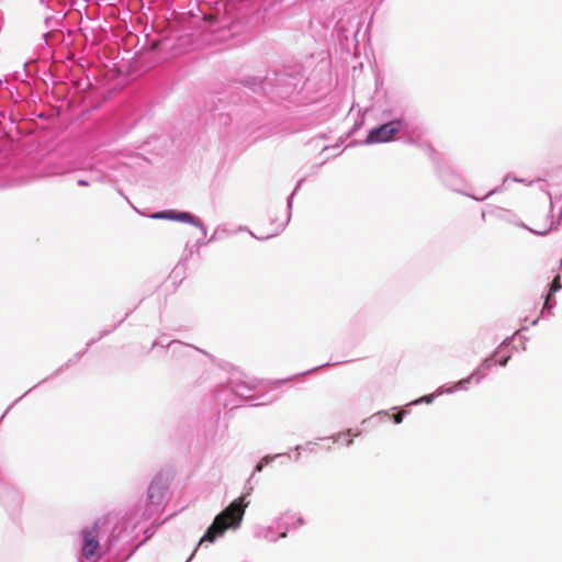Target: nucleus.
<instances>
[{"label": "nucleus", "mask_w": 562, "mask_h": 562, "mask_svg": "<svg viewBox=\"0 0 562 562\" xmlns=\"http://www.w3.org/2000/svg\"><path fill=\"white\" fill-rule=\"evenodd\" d=\"M404 415H405V413H404V412H398V413H396V414L394 415V422H395L396 424L402 423Z\"/></svg>", "instance_id": "nucleus-8"}, {"label": "nucleus", "mask_w": 562, "mask_h": 562, "mask_svg": "<svg viewBox=\"0 0 562 562\" xmlns=\"http://www.w3.org/2000/svg\"><path fill=\"white\" fill-rule=\"evenodd\" d=\"M150 217L154 220H172V221L190 223L194 226L202 228V223L200 222V220H198L196 217H194L193 215H191L188 212H176L172 210H168V211H161V212L154 213L150 215Z\"/></svg>", "instance_id": "nucleus-4"}, {"label": "nucleus", "mask_w": 562, "mask_h": 562, "mask_svg": "<svg viewBox=\"0 0 562 562\" xmlns=\"http://www.w3.org/2000/svg\"><path fill=\"white\" fill-rule=\"evenodd\" d=\"M420 401H425L426 403H430L432 401L431 396H424L420 398Z\"/></svg>", "instance_id": "nucleus-10"}, {"label": "nucleus", "mask_w": 562, "mask_h": 562, "mask_svg": "<svg viewBox=\"0 0 562 562\" xmlns=\"http://www.w3.org/2000/svg\"><path fill=\"white\" fill-rule=\"evenodd\" d=\"M267 462H268V458L262 459V460L257 464L256 470H257V471H259V472H260V471H262V469H263V463H267Z\"/></svg>", "instance_id": "nucleus-9"}, {"label": "nucleus", "mask_w": 562, "mask_h": 562, "mask_svg": "<svg viewBox=\"0 0 562 562\" xmlns=\"http://www.w3.org/2000/svg\"><path fill=\"white\" fill-rule=\"evenodd\" d=\"M205 19H206V20H209V21H213V20H214V16H213V15H209V16H206Z\"/></svg>", "instance_id": "nucleus-12"}, {"label": "nucleus", "mask_w": 562, "mask_h": 562, "mask_svg": "<svg viewBox=\"0 0 562 562\" xmlns=\"http://www.w3.org/2000/svg\"><path fill=\"white\" fill-rule=\"evenodd\" d=\"M401 121H391L369 132L366 143H383L389 142L401 128Z\"/></svg>", "instance_id": "nucleus-3"}, {"label": "nucleus", "mask_w": 562, "mask_h": 562, "mask_svg": "<svg viewBox=\"0 0 562 562\" xmlns=\"http://www.w3.org/2000/svg\"><path fill=\"white\" fill-rule=\"evenodd\" d=\"M161 495V488L159 486V484H150L149 488H148V497L150 501H156L160 497Z\"/></svg>", "instance_id": "nucleus-5"}, {"label": "nucleus", "mask_w": 562, "mask_h": 562, "mask_svg": "<svg viewBox=\"0 0 562 562\" xmlns=\"http://www.w3.org/2000/svg\"><path fill=\"white\" fill-rule=\"evenodd\" d=\"M550 228H551V225L548 227H540V226L536 225V228H532V231L536 232L537 234H546L550 231Z\"/></svg>", "instance_id": "nucleus-7"}, {"label": "nucleus", "mask_w": 562, "mask_h": 562, "mask_svg": "<svg viewBox=\"0 0 562 562\" xmlns=\"http://www.w3.org/2000/svg\"><path fill=\"white\" fill-rule=\"evenodd\" d=\"M82 547H81V553L82 557L87 560H93L97 561L100 558V543H99V536H100V525L99 522H94L91 526H88L82 529Z\"/></svg>", "instance_id": "nucleus-2"}, {"label": "nucleus", "mask_w": 562, "mask_h": 562, "mask_svg": "<svg viewBox=\"0 0 562 562\" xmlns=\"http://www.w3.org/2000/svg\"><path fill=\"white\" fill-rule=\"evenodd\" d=\"M550 300V294L547 296L546 305L548 304V301Z\"/></svg>", "instance_id": "nucleus-13"}, {"label": "nucleus", "mask_w": 562, "mask_h": 562, "mask_svg": "<svg viewBox=\"0 0 562 562\" xmlns=\"http://www.w3.org/2000/svg\"><path fill=\"white\" fill-rule=\"evenodd\" d=\"M561 282H560V276H557L553 281H552V284H551V288H550V293L552 292H555L558 290L561 289Z\"/></svg>", "instance_id": "nucleus-6"}, {"label": "nucleus", "mask_w": 562, "mask_h": 562, "mask_svg": "<svg viewBox=\"0 0 562 562\" xmlns=\"http://www.w3.org/2000/svg\"><path fill=\"white\" fill-rule=\"evenodd\" d=\"M78 184H79V186H88L89 183H88V181H86V180H79V181H78Z\"/></svg>", "instance_id": "nucleus-11"}, {"label": "nucleus", "mask_w": 562, "mask_h": 562, "mask_svg": "<svg viewBox=\"0 0 562 562\" xmlns=\"http://www.w3.org/2000/svg\"><path fill=\"white\" fill-rule=\"evenodd\" d=\"M244 498L240 497L238 501L233 502L226 507L221 514H218L213 524L209 527L205 535L201 538L200 543L203 541L213 542L216 537L222 535L229 527L238 526L243 519L245 505L243 504Z\"/></svg>", "instance_id": "nucleus-1"}]
</instances>
